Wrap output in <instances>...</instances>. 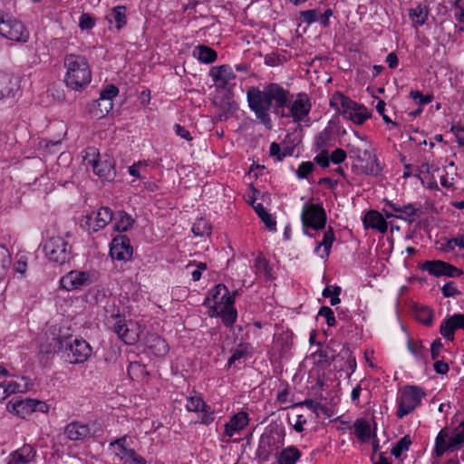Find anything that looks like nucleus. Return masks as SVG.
Wrapping results in <instances>:
<instances>
[{
    "mask_svg": "<svg viewBox=\"0 0 464 464\" xmlns=\"http://www.w3.org/2000/svg\"><path fill=\"white\" fill-rule=\"evenodd\" d=\"M34 399L18 400L16 398L11 400L6 404L9 412L24 419L31 413L34 412Z\"/></svg>",
    "mask_w": 464,
    "mask_h": 464,
    "instance_id": "nucleus-21",
    "label": "nucleus"
},
{
    "mask_svg": "<svg viewBox=\"0 0 464 464\" xmlns=\"http://www.w3.org/2000/svg\"><path fill=\"white\" fill-rule=\"evenodd\" d=\"M332 107H334L344 117L354 108L356 102L340 92H336L330 102Z\"/></svg>",
    "mask_w": 464,
    "mask_h": 464,
    "instance_id": "nucleus-28",
    "label": "nucleus"
},
{
    "mask_svg": "<svg viewBox=\"0 0 464 464\" xmlns=\"http://www.w3.org/2000/svg\"><path fill=\"white\" fill-rule=\"evenodd\" d=\"M410 97L418 102L420 104V107L422 105L428 104L432 102L433 96L430 94L423 95L421 92L420 91H411L410 92Z\"/></svg>",
    "mask_w": 464,
    "mask_h": 464,
    "instance_id": "nucleus-52",
    "label": "nucleus"
},
{
    "mask_svg": "<svg viewBox=\"0 0 464 464\" xmlns=\"http://www.w3.org/2000/svg\"><path fill=\"white\" fill-rule=\"evenodd\" d=\"M464 330V314H454L448 316L440 324V333L448 341L454 340L457 330Z\"/></svg>",
    "mask_w": 464,
    "mask_h": 464,
    "instance_id": "nucleus-17",
    "label": "nucleus"
},
{
    "mask_svg": "<svg viewBox=\"0 0 464 464\" xmlns=\"http://www.w3.org/2000/svg\"><path fill=\"white\" fill-rule=\"evenodd\" d=\"M351 158L355 160L353 169L358 174L378 176L381 174L382 168L373 153L371 145L364 143L362 146H352L350 149Z\"/></svg>",
    "mask_w": 464,
    "mask_h": 464,
    "instance_id": "nucleus-3",
    "label": "nucleus"
},
{
    "mask_svg": "<svg viewBox=\"0 0 464 464\" xmlns=\"http://www.w3.org/2000/svg\"><path fill=\"white\" fill-rule=\"evenodd\" d=\"M301 220L305 234H308V229H322L326 223L325 210L319 204H305L302 209Z\"/></svg>",
    "mask_w": 464,
    "mask_h": 464,
    "instance_id": "nucleus-12",
    "label": "nucleus"
},
{
    "mask_svg": "<svg viewBox=\"0 0 464 464\" xmlns=\"http://www.w3.org/2000/svg\"><path fill=\"white\" fill-rule=\"evenodd\" d=\"M0 35L12 41L26 42L29 34L24 24L12 16L0 10Z\"/></svg>",
    "mask_w": 464,
    "mask_h": 464,
    "instance_id": "nucleus-10",
    "label": "nucleus"
},
{
    "mask_svg": "<svg viewBox=\"0 0 464 464\" xmlns=\"http://www.w3.org/2000/svg\"><path fill=\"white\" fill-rule=\"evenodd\" d=\"M314 169V165L313 162H311V161L302 162L299 165L298 169L296 170V176L299 179H305L311 172H313Z\"/></svg>",
    "mask_w": 464,
    "mask_h": 464,
    "instance_id": "nucleus-53",
    "label": "nucleus"
},
{
    "mask_svg": "<svg viewBox=\"0 0 464 464\" xmlns=\"http://www.w3.org/2000/svg\"><path fill=\"white\" fill-rule=\"evenodd\" d=\"M106 324L126 344L131 345L138 342L140 332L137 324L127 322L120 313L111 314L106 318Z\"/></svg>",
    "mask_w": 464,
    "mask_h": 464,
    "instance_id": "nucleus-5",
    "label": "nucleus"
},
{
    "mask_svg": "<svg viewBox=\"0 0 464 464\" xmlns=\"http://www.w3.org/2000/svg\"><path fill=\"white\" fill-rule=\"evenodd\" d=\"M11 265V256L8 249L0 245V279L5 276L6 270Z\"/></svg>",
    "mask_w": 464,
    "mask_h": 464,
    "instance_id": "nucleus-41",
    "label": "nucleus"
},
{
    "mask_svg": "<svg viewBox=\"0 0 464 464\" xmlns=\"http://www.w3.org/2000/svg\"><path fill=\"white\" fill-rule=\"evenodd\" d=\"M126 442V437H122L121 439H118L114 442L111 443V447L113 448V450L117 457H119L121 460L124 461V463H128V458L129 456H133V450L132 449H127L124 446V443Z\"/></svg>",
    "mask_w": 464,
    "mask_h": 464,
    "instance_id": "nucleus-37",
    "label": "nucleus"
},
{
    "mask_svg": "<svg viewBox=\"0 0 464 464\" xmlns=\"http://www.w3.org/2000/svg\"><path fill=\"white\" fill-rule=\"evenodd\" d=\"M416 319L425 325H430L433 320V312L428 307L420 308L416 312Z\"/></svg>",
    "mask_w": 464,
    "mask_h": 464,
    "instance_id": "nucleus-48",
    "label": "nucleus"
},
{
    "mask_svg": "<svg viewBox=\"0 0 464 464\" xmlns=\"http://www.w3.org/2000/svg\"><path fill=\"white\" fill-rule=\"evenodd\" d=\"M13 92L12 79L8 74L0 72V99L9 96Z\"/></svg>",
    "mask_w": 464,
    "mask_h": 464,
    "instance_id": "nucleus-40",
    "label": "nucleus"
},
{
    "mask_svg": "<svg viewBox=\"0 0 464 464\" xmlns=\"http://www.w3.org/2000/svg\"><path fill=\"white\" fill-rule=\"evenodd\" d=\"M425 393L418 386H406L402 389L401 397L398 400V411L396 416L402 419L413 411L421 403Z\"/></svg>",
    "mask_w": 464,
    "mask_h": 464,
    "instance_id": "nucleus-11",
    "label": "nucleus"
},
{
    "mask_svg": "<svg viewBox=\"0 0 464 464\" xmlns=\"http://www.w3.org/2000/svg\"><path fill=\"white\" fill-rule=\"evenodd\" d=\"M299 405H304L307 407L309 410L319 415L320 411H324V408L317 401L314 400H305L301 402Z\"/></svg>",
    "mask_w": 464,
    "mask_h": 464,
    "instance_id": "nucleus-62",
    "label": "nucleus"
},
{
    "mask_svg": "<svg viewBox=\"0 0 464 464\" xmlns=\"http://www.w3.org/2000/svg\"><path fill=\"white\" fill-rule=\"evenodd\" d=\"M451 131L455 135L459 145L464 147V127L452 126Z\"/></svg>",
    "mask_w": 464,
    "mask_h": 464,
    "instance_id": "nucleus-64",
    "label": "nucleus"
},
{
    "mask_svg": "<svg viewBox=\"0 0 464 464\" xmlns=\"http://www.w3.org/2000/svg\"><path fill=\"white\" fill-rule=\"evenodd\" d=\"M229 300H235L230 295L228 289L224 285H218L208 294L204 304L209 306L212 311L214 307L222 306L221 304H227Z\"/></svg>",
    "mask_w": 464,
    "mask_h": 464,
    "instance_id": "nucleus-19",
    "label": "nucleus"
},
{
    "mask_svg": "<svg viewBox=\"0 0 464 464\" xmlns=\"http://www.w3.org/2000/svg\"><path fill=\"white\" fill-rule=\"evenodd\" d=\"M146 373L145 366L139 362H133L129 364L128 374L132 378H139Z\"/></svg>",
    "mask_w": 464,
    "mask_h": 464,
    "instance_id": "nucleus-49",
    "label": "nucleus"
},
{
    "mask_svg": "<svg viewBox=\"0 0 464 464\" xmlns=\"http://www.w3.org/2000/svg\"><path fill=\"white\" fill-rule=\"evenodd\" d=\"M106 18L110 24H115V27L121 30L127 23L126 7L124 5H118L111 8Z\"/></svg>",
    "mask_w": 464,
    "mask_h": 464,
    "instance_id": "nucleus-31",
    "label": "nucleus"
},
{
    "mask_svg": "<svg viewBox=\"0 0 464 464\" xmlns=\"http://www.w3.org/2000/svg\"><path fill=\"white\" fill-rule=\"evenodd\" d=\"M344 423L348 425L346 429L353 430L354 436L362 443H368L372 438L376 437L375 432L372 430L369 420L366 419H357L353 425H350L349 422Z\"/></svg>",
    "mask_w": 464,
    "mask_h": 464,
    "instance_id": "nucleus-18",
    "label": "nucleus"
},
{
    "mask_svg": "<svg viewBox=\"0 0 464 464\" xmlns=\"http://www.w3.org/2000/svg\"><path fill=\"white\" fill-rule=\"evenodd\" d=\"M388 206L394 211V218L404 219L406 221H413V218L420 210V205L410 203L406 205H398L393 202H389Z\"/></svg>",
    "mask_w": 464,
    "mask_h": 464,
    "instance_id": "nucleus-24",
    "label": "nucleus"
},
{
    "mask_svg": "<svg viewBox=\"0 0 464 464\" xmlns=\"http://www.w3.org/2000/svg\"><path fill=\"white\" fill-rule=\"evenodd\" d=\"M210 226L204 218L198 219L192 227V232L197 237H203L210 234Z\"/></svg>",
    "mask_w": 464,
    "mask_h": 464,
    "instance_id": "nucleus-43",
    "label": "nucleus"
},
{
    "mask_svg": "<svg viewBox=\"0 0 464 464\" xmlns=\"http://www.w3.org/2000/svg\"><path fill=\"white\" fill-rule=\"evenodd\" d=\"M198 413L200 414L199 423L204 425H209L214 421L215 411L207 403L205 404L204 407H202V410H200Z\"/></svg>",
    "mask_w": 464,
    "mask_h": 464,
    "instance_id": "nucleus-45",
    "label": "nucleus"
},
{
    "mask_svg": "<svg viewBox=\"0 0 464 464\" xmlns=\"http://www.w3.org/2000/svg\"><path fill=\"white\" fill-rule=\"evenodd\" d=\"M235 300H229L227 304H221L222 306L214 307V311H212L211 316H220L223 324L227 327H231L235 324L237 312L234 307Z\"/></svg>",
    "mask_w": 464,
    "mask_h": 464,
    "instance_id": "nucleus-22",
    "label": "nucleus"
},
{
    "mask_svg": "<svg viewBox=\"0 0 464 464\" xmlns=\"http://www.w3.org/2000/svg\"><path fill=\"white\" fill-rule=\"evenodd\" d=\"M331 138L332 133L328 129H324L321 132H319L314 141V146L315 147V150L318 152H325L328 151L329 147L331 146Z\"/></svg>",
    "mask_w": 464,
    "mask_h": 464,
    "instance_id": "nucleus-35",
    "label": "nucleus"
},
{
    "mask_svg": "<svg viewBox=\"0 0 464 464\" xmlns=\"http://www.w3.org/2000/svg\"><path fill=\"white\" fill-rule=\"evenodd\" d=\"M255 272L258 275L268 277L270 275V269L268 266V262L263 256H257L255 260L254 265Z\"/></svg>",
    "mask_w": 464,
    "mask_h": 464,
    "instance_id": "nucleus-46",
    "label": "nucleus"
},
{
    "mask_svg": "<svg viewBox=\"0 0 464 464\" xmlns=\"http://www.w3.org/2000/svg\"><path fill=\"white\" fill-rule=\"evenodd\" d=\"M118 216L119 219L114 224V229L117 231L128 230L133 223L131 217L125 212H119Z\"/></svg>",
    "mask_w": 464,
    "mask_h": 464,
    "instance_id": "nucleus-42",
    "label": "nucleus"
},
{
    "mask_svg": "<svg viewBox=\"0 0 464 464\" xmlns=\"http://www.w3.org/2000/svg\"><path fill=\"white\" fill-rule=\"evenodd\" d=\"M247 353V346L246 344L241 343L237 349H235L232 353L231 357L228 359V365H233L237 361L246 357Z\"/></svg>",
    "mask_w": 464,
    "mask_h": 464,
    "instance_id": "nucleus-51",
    "label": "nucleus"
},
{
    "mask_svg": "<svg viewBox=\"0 0 464 464\" xmlns=\"http://www.w3.org/2000/svg\"><path fill=\"white\" fill-rule=\"evenodd\" d=\"M408 349L411 353L417 359H422L425 356V351L422 344L419 342L409 341Z\"/></svg>",
    "mask_w": 464,
    "mask_h": 464,
    "instance_id": "nucleus-50",
    "label": "nucleus"
},
{
    "mask_svg": "<svg viewBox=\"0 0 464 464\" xmlns=\"http://www.w3.org/2000/svg\"><path fill=\"white\" fill-rule=\"evenodd\" d=\"M284 432L277 428H269L261 435L256 455L262 461L268 460L270 455L282 444Z\"/></svg>",
    "mask_w": 464,
    "mask_h": 464,
    "instance_id": "nucleus-8",
    "label": "nucleus"
},
{
    "mask_svg": "<svg viewBox=\"0 0 464 464\" xmlns=\"http://www.w3.org/2000/svg\"><path fill=\"white\" fill-rule=\"evenodd\" d=\"M35 455L34 449L29 444H24L9 455L8 464H28L34 461Z\"/></svg>",
    "mask_w": 464,
    "mask_h": 464,
    "instance_id": "nucleus-25",
    "label": "nucleus"
},
{
    "mask_svg": "<svg viewBox=\"0 0 464 464\" xmlns=\"http://www.w3.org/2000/svg\"><path fill=\"white\" fill-rule=\"evenodd\" d=\"M346 152L343 149L334 150L330 155V160L334 164H340L345 160Z\"/></svg>",
    "mask_w": 464,
    "mask_h": 464,
    "instance_id": "nucleus-60",
    "label": "nucleus"
},
{
    "mask_svg": "<svg viewBox=\"0 0 464 464\" xmlns=\"http://www.w3.org/2000/svg\"><path fill=\"white\" fill-rule=\"evenodd\" d=\"M206 402L200 395H193L188 398L186 408L188 411L199 412Z\"/></svg>",
    "mask_w": 464,
    "mask_h": 464,
    "instance_id": "nucleus-44",
    "label": "nucleus"
},
{
    "mask_svg": "<svg viewBox=\"0 0 464 464\" xmlns=\"http://www.w3.org/2000/svg\"><path fill=\"white\" fill-rule=\"evenodd\" d=\"M64 434L70 440H83L90 438L92 431L88 424L72 421L66 425Z\"/></svg>",
    "mask_w": 464,
    "mask_h": 464,
    "instance_id": "nucleus-23",
    "label": "nucleus"
},
{
    "mask_svg": "<svg viewBox=\"0 0 464 464\" xmlns=\"http://www.w3.org/2000/svg\"><path fill=\"white\" fill-rule=\"evenodd\" d=\"M464 445V420L453 430L451 435L448 428L440 430L435 439L433 454L440 458L446 451L460 450Z\"/></svg>",
    "mask_w": 464,
    "mask_h": 464,
    "instance_id": "nucleus-4",
    "label": "nucleus"
},
{
    "mask_svg": "<svg viewBox=\"0 0 464 464\" xmlns=\"http://www.w3.org/2000/svg\"><path fill=\"white\" fill-rule=\"evenodd\" d=\"M63 65L66 69L64 82L73 91H82L92 81V71L84 56L70 53L65 55Z\"/></svg>",
    "mask_w": 464,
    "mask_h": 464,
    "instance_id": "nucleus-2",
    "label": "nucleus"
},
{
    "mask_svg": "<svg viewBox=\"0 0 464 464\" xmlns=\"http://www.w3.org/2000/svg\"><path fill=\"white\" fill-rule=\"evenodd\" d=\"M335 240L334 233L332 227H328L324 233L321 243L315 247L314 252L321 257L325 258L329 256L333 243Z\"/></svg>",
    "mask_w": 464,
    "mask_h": 464,
    "instance_id": "nucleus-30",
    "label": "nucleus"
},
{
    "mask_svg": "<svg viewBox=\"0 0 464 464\" xmlns=\"http://www.w3.org/2000/svg\"><path fill=\"white\" fill-rule=\"evenodd\" d=\"M44 251L51 261L63 265L70 261L72 246L64 237L57 236L44 243Z\"/></svg>",
    "mask_w": 464,
    "mask_h": 464,
    "instance_id": "nucleus-9",
    "label": "nucleus"
},
{
    "mask_svg": "<svg viewBox=\"0 0 464 464\" xmlns=\"http://www.w3.org/2000/svg\"><path fill=\"white\" fill-rule=\"evenodd\" d=\"M147 166V163L144 161H139L137 163H134L133 165L129 167V173L130 175L136 177L138 179H145V176L141 175V169H145Z\"/></svg>",
    "mask_w": 464,
    "mask_h": 464,
    "instance_id": "nucleus-56",
    "label": "nucleus"
},
{
    "mask_svg": "<svg viewBox=\"0 0 464 464\" xmlns=\"http://www.w3.org/2000/svg\"><path fill=\"white\" fill-rule=\"evenodd\" d=\"M193 56L204 63H212L217 60L215 50L206 45H198L193 50Z\"/></svg>",
    "mask_w": 464,
    "mask_h": 464,
    "instance_id": "nucleus-33",
    "label": "nucleus"
},
{
    "mask_svg": "<svg viewBox=\"0 0 464 464\" xmlns=\"http://www.w3.org/2000/svg\"><path fill=\"white\" fill-rule=\"evenodd\" d=\"M26 269H27V257L24 256H21L19 257V259L14 264V270L16 273H19L22 276H24Z\"/></svg>",
    "mask_w": 464,
    "mask_h": 464,
    "instance_id": "nucleus-63",
    "label": "nucleus"
},
{
    "mask_svg": "<svg viewBox=\"0 0 464 464\" xmlns=\"http://www.w3.org/2000/svg\"><path fill=\"white\" fill-rule=\"evenodd\" d=\"M118 93H119V89L115 85L110 84V85H107L101 92L100 96L112 101L113 98H115L118 95Z\"/></svg>",
    "mask_w": 464,
    "mask_h": 464,
    "instance_id": "nucleus-59",
    "label": "nucleus"
},
{
    "mask_svg": "<svg viewBox=\"0 0 464 464\" xmlns=\"http://www.w3.org/2000/svg\"><path fill=\"white\" fill-rule=\"evenodd\" d=\"M63 356L72 364L82 363L92 355L91 345L82 338L68 337L59 342Z\"/></svg>",
    "mask_w": 464,
    "mask_h": 464,
    "instance_id": "nucleus-6",
    "label": "nucleus"
},
{
    "mask_svg": "<svg viewBox=\"0 0 464 464\" xmlns=\"http://www.w3.org/2000/svg\"><path fill=\"white\" fill-rule=\"evenodd\" d=\"M93 282L90 272L72 270L60 279L61 288L66 291L79 290Z\"/></svg>",
    "mask_w": 464,
    "mask_h": 464,
    "instance_id": "nucleus-13",
    "label": "nucleus"
},
{
    "mask_svg": "<svg viewBox=\"0 0 464 464\" xmlns=\"http://www.w3.org/2000/svg\"><path fill=\"white\" fill-rule=\"evenodd\" d=\"M84 161L92 168L93 172L102 179L111 181L116 176L113 160L109 157L101 158L95 148H88L85 151Z\"/></svg>",
    "mask_w": 464,
    "mask_h": 464,
    "instance_id": "nucleus-7",
    "label": "nucleus"
},
{
    "mask_svg": "<svg viewBox=\"0 0 464 464\" xmlns=\"http://www.w3.org/2000/svg\"><path fill=\"white\" fill-rule=\"evenodd\" d=\"M314 162L322 168H327L330 164V156L328 151L319 152L314 159Z\"/></svg>",
    "mask_w": 464,
    "mask_h": 464,
    "instance_id": "nucleus-61",
    "label": "nucleus"
},
{
    "mask_svg": "<svg viewBox=\"0 0 464 464\" xmlns=\"http://www.w3.org/2000/svg\"><path fill=\"white\" fill-rule=\"evenodd\" d=\"M148 348L156 355L163 356L169 351V346L164 339L159 335H151L147 341Z\"/></svg>",
    "mask_w": 464,
    "mask_h": 464,
    "instance_id": "nucleus-34",
    "label": "nucleus"
},
{
    "mask_svg": "<svg viewBox=\"0 0 464 464\" xmlns=\"http://www.w3.org/2000/svg\"><path fill=\"white\" fill-rule=\"evenodd\" d=\"M249 422L248 414L245 411H239L234 414L228 422L225 424L224 435L232 438L244 430Z\"/></svg>",
    "mask_w": 464,
    "mask_h": 464,
    "instance_id": "nucleus-20",
    "label": "nucleus"
},
{
    "mask_svg": "<svg viewBox=\"0 0 464 464\" xmlns=\"http://www.w3.org/2000/svg\"><path fill=\"white\" fill-rule=\"evenodd\" d=\"M428 16L429 8L425 5H418L416 7L409 10V17L412 26L416 29L422 26L427 22Z\"/></svg>",
    "mask_w": 464,
    "mask_h": 464,
    "instance_id": "nucleus-32",
    "label": "nucleus"
},
{
    "mask_svg": "<svg viewBox=\"0 0 464 464\" xmlns=\"http://www.w3.org/2000/svg\"><path fill=\"white\" fill-rule=\"evenodd\" d=\"M442 295L445 297H453L460 295V292L457 289L454 282H449L441 287Z\"/></svg>",
    "mask_w": 464,
    "mask_h": 464,
    "instance_id": "nucleus-57",
    "label": "nucleus"
},
{
    "mask_svg": "<svg viewBox=\"0 0 464 464\" xmlns=\"http://www.w3.org/2000/svg\"><path fill=\"white\" fill-rule=\"evenodd\" d=\"M254 209L256 212V214L258 215V217L261 218V220L264 222L266 227L270 231H275L276 230V222L273 218V217L269 213H267L266 211V209L263 207V205L258 203V204L254 206Z\"/></svg>",
    "mask_w": 464,
    "mask_h": 464,
    "instance_id": "nucleus-38",
    "label": "nucleus"
},
{
    "mask_svg": "<svg viewBox=\"0 0 464 464\" xmlns=\"http://www.w3.org/2000/svg\"><path fill=\"white\" fill-rule=\"evenodd\" d=\"M423 269L437 277H459L463 274L461 269L441 260L426 261Z\"/></svg>",
    "mask_w": 464,
    "mask_h": 464,
    "instance_id": "nucleus-15",
    "label": "nucleus"
},
{
    "mask_svg": "<svg viewBox=\"0 0 464 464\" xmlns=\"http://www.w3.org/2000/svg\"><path fill=\"white\" fill-rule=\"evenodd\" d=\"M95 24L93 18L89 14H82L79 20V26L82 30L92 29Z\"/></svg>",
    "mask_w": 464,
    "mask_h": 464,
    "instance_id": "nucleus-58",
    "label": "nucleus"
},
{
    "mask_svg": "<svg viewBox=\"0 0 464 464\" xmlns=\"http://www.w3.org/2000/svg\"><path fill=\"white\" fill-rule=\"evenodd\" d=\"M364 224L366 227L377 229L384 233L387 230V222L383 216L376 210H370L364 218Z\"/></svg>",
    "mask_w": 464,
    "mask_h": 464,
    "instance_id": "nucleus-29",
    "label": "nucleus"
},
{
    "mask_svg": "<svg viewBox=\"0 0 464 464\" xmlns=\"http://www.w3.org/2000/svg\"><path fill=\"white\" fill-rule=\"evenodd\" d=\"M412 441L409 435H405L400 440L396 442L394 447L392 450V454L396 458H400L402 453L409 450L410 446Z\"/></svg>",
    "mask_w": 464,
    "mask_h": 464,
    "instance_id": "nucleus-39",
    "label": "nucleus"
},
{
    "mask_svg": "<svg viewBox=\"0 0 464 464\" xmlns=\"http://www.w3.org/2000/svg\"><path fill=\"white\" fill-rule=\"evenodd\" d=\"M210 76L216 83L222 85L227 84L231 80L236 78L233 69L227 64L212 67L210 69Z\"/></svg>",
    "mask_w": 464,
    "mask_h": 464,
    "instance_id": "nucleus-26",
    "label": "nucleus"
},
{
    "mask_svg": "<svg viewBox=\"0 0 464 464\" xmlns=\"http://www.w3.org/2000/svg\"><path fill=\"white\" fill-rule=\"evenodd\" d=\"M111 256L120 261H127L132 256V247L130 239L126 236H118L112 239L111 249Z\"/></svg>",
    "mask_w": 464,
    "mask_h": 464,
    "instance_id": "nucleus-16",
    "label": "nucleus"
},
{
    "mask_svg": "<svg viewBox=\"0 0 464 464\" xmlns=\"http://www.w3.org/2000/svg\"><path fill=\"white\" fill-rule=\"evenodd\" d=\"M292 98L289 90L276 82L264 84L262 89L250 87L246 92L250 110L267 130L273 127L270 112L279 118H291L297 124L309 120L312 104L308 95L299 92Z\"/></svg>",
    "mask_w": 464,
    "mask_h": 464,
    "instance_id": "nucleus-1",
    "label": "nucleus"
},
{
    "mask_svg": "<svg viewBox=\"0 0 464 464\" xmlns=\"http://www.w3.org/2000/svg\"><path fill=\"white\" fill-rule=\"evenodd\" d=\"M301 18L307 24L319 22V12L316 9L303 11L301 12Z\"/></svg>",
    "mask_w": 464,
    "mask_h": 464,
    "instance_id": "nucleus-55",
    "label": "nucleus"
},
{
    "mask_svg": "<svg viewBox=\"0 0 464 464\" xmlns=\"http://www.w3.org/2000/svg\"><path fill=\"white\" fill-rule=\"evenodd\" d=\"M4 389V398L15 392H24L30 386V380L27 377H22L20 382L6 380L0 385Z\"/></svg>",
    "mask_w": 464,
    "mask_h": 464,
    "instance_id": "nucleus-27",
    "label": "nucleus"
},
{
    "mask_svg": "<svg viewBox=\"0 0 464 464\" xmlns=\"http://www.w3.org/2000/svg\"><path fill=\"white\" fill-rule=\"evenodd\" d=\"M369 117L370 113L367 111V109L358 103H356L354 108L349 111V113L345 116V118L358 125L362 124Z\"/></svg>",
    "mask_w": 464,
    "mask_h": 464,
    "instance_id": "nucleus-36",
    "label": "nucleus"
},
{
    "mask_svg": "<svg viewBox=\"0 0 464 464\" xmlns=\"http://www.w3.org/2000/svg\"><path fill=\"white\" fill-rule=\"evenodd\" d=\"M112 220V211L109 208H101L85 217L84 226L90 232L104 228Z\"/></svg>",
    "mask_w": 464,
    "mask_h": 464,
    "instance_id": "nucleus-14",
    "label": "nucleus"
},
{
    "mask_svg": "<svg viewBox=\"0 0 464 464\" xmlns=\"http://www.w3.org/2000/svg\"><path fill=\"white\" fill-rule=\"evenodd\" d=\"M97 103V109L99 111V117H102L106 114H108L113 108V102L112 101L107 99L99 97V99L96 101Z\"/></svg>",
    "mask_w": 464,
    "mask_h": 464,
    "instance_id": "nucleus-47",
    "label": "nucleus"
},
{
    "mask_svg": "<svg viewBox=\"0 0 464 464\" xmlns=\"http://www.w3.org/2000/svg\"><path fill=\"white\" fill-rule=\"evenodd\" d=\"M318 315L325 318L328 326H334L335 324L334 314L330 307L322 306L318 312Z\"/></svg>",
    "mask_w": 464,
    "mask_h": 464,
    "instance_id": "nucleus-54",
    "label": "nucleus"
}]
</instances>
